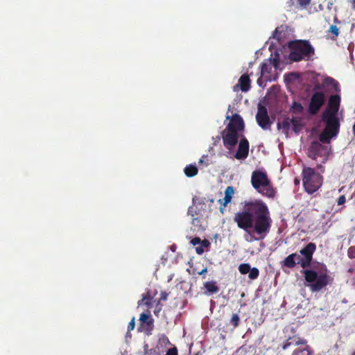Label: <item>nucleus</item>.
I'll list each match as a JSON object with an SVG mask.
<instances>
[{"instance_id": "nucleus-33", "label": "nucleus", "mask_w": 355, "mask_h": 355, "mask_svg": "<svg viewBox=\"0 0 355 355\" xmlns=\"http://www.w3.org/2000/svg\"><path fill=\"white\" fill-rule=\"evenodd\" d=\"M348 255L350 258L355 257V248L350 247L348 250Z\"/></svg>"}, {"instance_id": "nucleus-45", "label": "nucleus", "mask_w": 355, "mask_h": 355, "mask_svg": "<svg viewBox=\"0 0 355 355\" xmlns=\"http://www.w3.org/2000/svg\"><path fill=\"white\" fill-rule=\"evenodd\" d=\"M207 269L205 268L204 269H202L200 272H198V274L202 275H204L207 272Z\"/></svg>"}, {"instance_id": "nucleus-13", "label": "nucleus", "mask_w": 355, "mask_h": 355, "mask_svg": "<svg viewBox=\"0 0 355 355\" xmlns=\"http://www.w3.org/2000/svg\"><path fill=\"white\" fill-rule=\"evenodd\" d=\"M316 249V246L313 243H308L304 248L300 251V254L303 259L302 264L309 267L312 260V256Z\"/></svg>"}, {"instance_id": "nucleus-11", "label": "nucleus", "mask_w": 355, "mask_h": 355, "mask_svg": "<svg viewBox=\"0 0 355 355\" xmlns=\"http://www.w3.org/2000/svg\"><path fill=\"white\" fill-rule=\"evenodd\" d=\"M279 64V60L277 58H270L269 60L265 61L261 65V75L262 77H264V80L266 81H272V79L269 76L272 67L274 68H277Z\"/></svg>"}, {"instance_id": "nucleus-42", "label": "nucleus", "mask_w": 355, "mask_h": 355, "mask_svg": "<svg viewBox=\"0 0 355 355\" xmlns=\"http://www.w3.org/2000/svg\"><path fill=\"white\" fill-rule=\"evenodd\" d=\"M148 300L149 299H148V297L147 295L144 296L142 300L138 302V304L140 305L141 302H145L146 304L149 305Z\"/></svg>"}, {"instance_id": "nucleus-21", "label": "nucleus", "mask_w": 355, "mask_h": 355, "mask_svg": "<svg viewBox=\"0 0 355 355\" xmlns=\"http://www.w3.org/2000/svg\"><path fill=\"white\" fill-rule=\"evenodd\" d=\"M289 58L291 60L295 62H298L302 60V59L306 58L304 55L302 54L297 50L293 49V50L290 53Z\"/></svg>"}, {"instance_id": "nucleus-2", "label": "nucleus", "mask_w": 355, "mask_h": 355, "mask_svg": "<svg viewBox=\"0 0 355 355\" xmlns=\"http://www.w3.org/2000/svg\"><path fill=\"white\" fill-rule=\"evenodd\" d=\"M340 104V96L339 95H331L329 97L327 107L322 116V121L325 123V128L319 137L322 143H329L331 139L336 137L339 132L340 122L338 112Z\"/></svg>"}, {"instance_id": "nucleus-43", "label": "nucleus", "mask_w": 355, "mask_h": 355, "mask_svg": "<svg viewBox=\"0 0 355 355\" xmlns=\"http://www.w3.org/2000/svg\"><path fill=\"white\" fill-rule=\"evenodd\" d=\"M264 81H266V80H264V77H262V76H261V77L257 80V83H258V85H259V86H261V87H263V86H265V84H263V82H264Z\"/></svg>"}, {"instance_id": "nucleus-30", "label": "nucleus", "mask_w": 355, "mask_h": 355, "mask_svg": "<svg viewBox=\"0 0 355 355\" xmlns=\"http://www.w3.org/2000/svg\"><path fill=\"white\" fill-rule=\"evenodd\" d=\"M329 32L332 33L335 37H337L339 34V30L336 25H331L329 27Z\"/></svg>"}, {"instance_id": "nucleus-40", "label": "nucleus", "mask_w": 355, "mask_h": 355, "mask_svg": "<svg viewBox=\"0 0 355 355\" xmlns=\"http://www.w3.org/2000/svg\"><path fill=\"white\" fill-rule=\"evenodd\" d=\"M168 295L166 292H165V291L162 292L160 294V300H163V301L166 300Z\"/></svg>"}, {"instance_id": "nucleus-31", "label": "nucleus", "mask_w": 355, "mask_h": 355, "mask_svg": "<svg viewBox=\"0 0 355 355\" xmlns=\"http://www.w3.org/2000/svg\"><path fill=\"white\" fill-rule=\"evenodd\" d=\"M149 319H150V315L146 313H143L140 315L139 320L142 323L147 322L148 324H149L150 323V322L148 321Z\"/></svg>"}, {"instance_id": "nucleus-38", "label": "nucleus", "mask_w": 355, "mask_h": 355, "mask_svg": "<svg viewBox=\"0 0 355 355\" xmlns=\"http://www.w3.org/2000/svg\"><path fill=\"white\" fill-rule=\"evenodd\" d=\"M134 328H135V318H133L131 320V321L129 322L128 329V331H131V330H133Z\"/></svg>"}, {"instance_id": "nucleus-19", "label": "nucleus", "mask_w": 355, "mask_h": 355, "mask_svg": "<svg viewBox=\"0 0 355 355\" xmlns=\"http://www.w3.org/2000/svg\"><path fill=\"white\" fill-rule=\"evenodd\" d=\"M198 168L196 164H190L184 168V172L187 177H193L198 173Z\"/></svg>"}, {"instance_id": "nucleus-48", "label": "nucleus", "mask_w": 355, "mask_h": 355, "mask_svg": "<svg viewBox=\"0 0 355 355\" xmlns=\"http://www.w3.org/2000/svg\"><path fill=\"white\" fill-rule=\"evenodd\" d=\"M300 181L297 180V179H295V183L297 184H299Z\"/></svg>"}, {"instance_id": "nucleus-36", "label": "nucleus", "mask_w": 355, "mask_h": 355, "mask_svg": "<svg viewBox=\"0 0 355 355\" xmlns=\"http://www.w3.org/2000/svg\"><path fill=\"white\" fill-rule=\"evenodd\" d=\"M310 1L311 0H298V3L302 6V7H305L307 5L309 4L310 3Z\"/></svg>"}, {"instance_id": "nucleus-37", "label": "nucleus", "mask_w": 355, "mask_h": 355, "mask_svg": "<svg viewBox=\"0 0 355 355\" xmlns=\"http://www.w3.org/2000/svg\"><path fill=\"white\" fill-rule=\"evenodd\" d=\"M345 202V196H340L337 201L338 205H343Z\"/></svg>"}, {"instance_id": "nucleus-25", "label": "nucleus", "mask_w": 355, "mask_h": 355, "mask_svg": "<svg viewBox=\"0 0 355 355\" xmlns=\"http://www.w3.org/2000/svg\"><path fill=\"white\" fill-rule=\"evenodd\" d=\"M303 110H304V108L302 106V105L300 103H297V102H294L293 105H292V107H291V110L295 114L302 113Z\"/></svg>"}, {"instance_id": "nucleus-41", "label": "nucleus", "mask_w": 355, "mask_h": 355, "mask_svg": "<svg viewBox=\"0 0 355 355\" xmlns=\"http://www.w3.org/2000/svg\"><path fill=\"white\" fill-rule=\"evenodd\" d=\"M196 251L198 254H201L204 252V248L202 245L196 248Z\"/></svg>"}, {"instance_id": "nucleus-18", "label": "nucleus", "mask_w": 355, "mask_h": 355, "mask_svg": "<svg viewBox=\"0 0 355 355\" xmlns=\"http://www.w3.org/2000/svg\"><path fill=\"white\" fill-rule=\"evenodd\" d=\"M204 288L205 289V294L207 295H211L219 291V288L214 281L206 282L204 284Z\"/></svg>"}, {"instance_id": "nucleus-8", "label": "nucleus", "mask_w": 355, "mask_h": 355, "mask_svg": "<svg viewBox=\"0 0 355 355\" xmlns=\"http://www.w3.org/2000/svg\"><path fill=\"white\" fill-rule=\"evenodd\" d=\"M256 119L259 125L263 130H269L270 128V121L266 107L258 105V112L256 115Z\"/></svg>"}, {"instance_id": "nucleus-29", "label": "nucleus", "mask_w": 355, "mask_h": 355, "mask_svg": "<svg viewBox=\"0 0 355 355\" xmlns=\"http://www.w3.org/2000/svg\"><path fill=\"white\" fill-rule=\"evenodd\" d=\"M200 164H203L205 166H207L209 165L210 162L208 159L207 155H203L199 160Z\"/></svg>"}, {"instance_id": "nucleus-12", "label": "nucleus", "mask_w": 355, "mask_h": 355, "mask_svg": "<svg viewBox=\"0 0 355 355\" xmlns=\"http://www.w3.org/2000/svg\"><path fill=\"white\" fill-rule=\"evenodd\" d=\"M239 132L227 128V132L223 136L224 146L232 149L238 142Z\"/></svg>"}, {"instance_id": "nucleus-22", "label": "nucleus", "mask_w": 355, "mask_h": 355, "mask_svg": "<svg viewBox=\"0 0 355 355\" xmlns=\"http://www.w3.org/2000/svg\"><path fill=\"white\" fill-rule=\"evenodd\" d=\"M293 355H311V352L306 345L296 349Z\"/></svg>"}, {"instance_id": "nucleus-39", "label": "nucleus", "mask_w": 355, "mask_h": 355, "mask_svg": "<svg viewBox=\"0 0 355 355\" xmlns=\"http://www.w3.org/2000/svg\"><path fill=\"white\" fill-rule=\"evenodd\" d=\"M188 214L192 217V218L195 217V215L198 216V214H196V212L194 211L193 207H189L188 210Z\"/></svg>"}, {"instance_id": "nucleus-15", "label": "nucleus", "mask_w": 355, "mask_h": 355, "mask_svg": "<svg viewBox=\"0 0 355 355\" xmlns=\"http://www.w3.org/2000/svg\"><path fill=\"white\" fill-rule=\"evenodd\" d=\"M227 128L238 132H242L244 129V122L243 119L237 114H234Z\"/></svg>"}, {"instance_id": "nucleus-34", "label": "nucleus", "mask_w": 355, "mask_h": 355, "mask_svg": "<svg viewBox=\"0 0 355 355\" xmlns=\"http://www.w3.org/2000/svg\"><path fill=\"white\" fill-rule=\"evenodd\" d=\"M166 355H178V350L176 348H171L167 351Z\"/></svg>"}, {"instance_id": "nucleus-3", "label": "nucleus", "mask_w": 355, "mask_h": 355, "mask_svg": "<svg viewBox=\"0 0 355 355\" xmlns=\"http://www.w3.org/2000/svg\"><path fill=\"white\" fill-rule=\"evenodd\" d=\"M251 183L254 189L261 195L268 198L275 196V191L264 170L254 171L252 173Z\"/></svg>"}, {"instance_id": "nucleus-10", "label": "nucleus", "mask_w": 355, "mask_h": 355, "mask_svg": "<svg viewBox=\"0 0 355 355\" xmlns=\"http://www.w3.org/2000/svg\"><path fill=\"white\" fill-rule=\"evenodd\" d=\"M293 49L302 53L307 59L314 54V49L306 40L297 41L293 44Z\"/></svg>"}, {"instance_id": "nucleus-20", "label": "nucleus", "mask_w": 355, "mask_h": 355, "mask_svg": "<svg viewBox=\"0 0 355 355\" xmlns=\"http://www.w3.org/2000/svg\"><path fill=\"white\" fill-rule=\"evenodd\" d=\"M296 257V253H293L285 258L283 265L287 268H293L295 266L294 258Z\"/></svg>"}, {"instance_id": "nucleus-47", "label": "nucleus", "mask_w": 355, "mask_h": 355, "mask_svg": "<svg viewBox=\"0 0 355 355\" xmlns=\"http://www.w3.org/2000/svg\"><path fill=\"white\" fill-rule=\"evenodd\" d=\"M352 8L355 10V0H352Z\"/></svg>"}, {"instance_id": "nucleus-27", "label": "nucleus", "mask_w": 355, "mask_h": 355, "mask_svg": "<svg viewBox=\"0 0 355 355\" xmlns=\"http://www.w3.org/2000/svg\"><path fill=\"white\" fill-rule=\"evenodd\" d=\"M294 261L295 262V265L300 264L301 266V267L303 268H307L306 266H304L302 264L303 259H302V256L300 254L296 253V257L294 258Z\"/></svg>"}, {"instance_id": "nucleus-46", "label": "nucleus", "mask_w": 355, "mask_h": 355, "mask_svg": "<svg viewBox=\"0 0 355 355\" xmlns=\"http://www.w3.org/2000/svg\"><path fill=\"white\" fill-rule=\"evenodd\" d=\"M201 243V245L203 246V248L205 247H207V241H203Z\"/></svg>"}, {"instance_id": "nucleus-1", "label": "nucleus", "mask_w": 355, "mask_h": 355, "mask_svg": "<svg viewBox=\"0 0 355 355\" xmlns=\"http://www.w3.org/2000/svg\"><path fill=\"white\" fill-rule=\"evenodd\" d=\"M234 221L245 231L244 239L249 243L263 239L272 225L268 207L260 200L245 202L243 209L235 214Z\"/></svg>"}, {"instance_id": "nucleus-24", "label": "nucleus", "mask_w": 355, "mask_h": 355, "mask_svg": "<svg viewBox=\"0 0 355 355\" xmlns=\"http://www.w3.org/2000/svg\"><path fill=\"white\" fill-rule=\"evenodd\" d=\"M250 265L249 263H241L239 266V271L242 275H246L250 270Z\"/></svg>"}, {"instance_id": "nucleus-7", "label": "nucleus", "mask_w": 355, "mask_h": 355, "mask_svg": "<svg viewBox=\"0 0 355 355\" xmlns=\"http://www.w3.org/2000/svg\"><path fill=\"white\" fill-rule=\"evenodd\" d=\"M325 97L322 92H315L311 98L309 111L312 114H315L324 103Z\"/></svg>"}, {"instance_id": "nucleus-51", "label": "nucleus", "mask_w": 355, "mask_h": 355, "mask_svg": "<svg viewBox=\"0 0 355 355\" xmlns=\"http://www.w3.org/2000/svg\"><path fill=\"white\" fill-rule=\"evenodd\" d=\"M220 211L223 212V207H220Z\"/></svg>"}, {"instance_id": "nucleus-23", "label": "nucleus", "mask_w": 355, "mask_h": 355, "mask_svg": "<svg viewBox=\"0 0 355 355\" xmlns=\"http://www.w3.org/2000/svg\"><path fill=\"white\" fill-rule=\"evenodd\" d=\"M301 343H304V342L299 338L290 339L283 345V349H286L290 345H298Z\"/></svg>"}, {"instance_id": "nucleus-32", "label": "nucleus", "mask_w": 355, "mask_h": 355, "mask_svg": "<svg viewBox=\"0 0 355 355\" xmlns=\"http://www.w3.org/2000/svg\"><path fill=\"white\" fill-rule=\"evenodd\" d=\"M191 223L193 226H195L196 227H198V230H199V227H200V219H199L198 216L193 218Z\"/></svg>"}, {"instance_id": "nucleus-16", "label": "nucleus", "mask_w": 355, "mask_h": 355, "mask_svg": "<svg viewBox=\"0 0 355 355\" xmlns=\"http://www.w3.org/2000/svg\"><path fill=\"white\" fill-rule=\"evenodd\" d=\"M240 87L242 92H246L250 87V80L246 74H243L239 80V83L234 87V90L237 91V88Z\"/></svg>"}, {"instance_id": "nucleus-6", "label": "nucleus", "mask_w": 355, "mask_h": 355, "mask_svg": "<svg viewBox=\"0 0 355 355\" xmlns=\"http://www.w3.org/2000/svg\"><path fill=\"white\" fill-rule=\"evenodd\" d=\"M277 128L286 135H288L291 131L297 133L302 128V118L298 116L285 118L282 121L277 123Z\"/></svg>"}, {"instance_id": "nucleus-9", "label": "nucleus", "mask_w": 355, "mask_h": 355, "mask_svg": "<svg viewBox=\"0 0 355 355\" xmlns=\"http://www.w3.org/2000/svg\"><path fill=\"white\" fill-rule=\"evenodd\" d=\"M329 150L327 146H324L318 142H313L309 149V157L315 159L318 156L323 154L322 162L324 163L327 159Z\"/></svg>"}, {"instance_id": "nucleus-28", "label": "nucleus", "mask_w": 355, "mask_h": 355, "mask_svg": "<svg viewBox=\"0 0 355 355\" xmlns=\"http://www.w3.org/2000/svg\"><path fill=\"white\" fill-rule=\"evenodd\" d=\"M240 318L237 314H234L231 318L230 322L234 327H237L239 325Z\"/></svg>"}, {"instance_id": "nucleus-17", "label": "nucleus", "mask_w": 355, "mask_h": 355, "mask_svg": "<svg viewBox=\"0 0 355 355\" xmlns=\"http://www.w3.org/2000/svg\"><path fill=\"white\" fill-rule=\"evenodd\" d=\"M234 193V188L231 186L227 187L225 191L224 198L218 200L220 205L223 207H226L231 202Z\"/></svg>"}, {"instance_id": "nucleus-35", "label": "nucleus", "mask_w": 355, "mask_h": 355, "mask_svg": "<svg viewBox=\"0 0 355 355\" xmlns=\"http://www.w3.org/2000/svg\"><path fill=\"white\" fill-rule=\"evenodd\" d=\"M201 243V240L199 237H195L191 241V243L193 245H196L198 244H200Z\"/></svg>"}, {"instance_id": "nucleus-49", "label": "nucleus", "mask_w": 355, "mask_h": 355, "mask_svg": "<svg viewBox=\"0 0 355 355\" xmlns=\"http://www.w3.org/2000/svg\"><path fill=\"white\" fill-rule=\"evenodd\" d=\"M127 337H130V335L129 334V333H127V334H126V338H127Z\"/></svg>"}, {"instance_id": "nucleus-52", "label": "nucleus", "mask_w": 355, "mask_h": 355, "mask_svg": "<svg viewBox=\"0 0 355 355\" xmlns=\"http://www.w3.org/2000/svg\"><path fill=\"white\" fill-rule=\"evenodd\" d=\"M352 355H355V351L353 352V354Z\"/></svg>"}, {"instance_id": "nucleus-4", "label": "nucleus", "mask_w": 355, "mask_h": 355, "mask_svg": "<svg viewBox=\"0 0 355 355\" xmlns=\"http://www.w3.org/2000/svg\"><path fill=\"white\" fill-rule=\"evenodd\" d=\"M306 286L312 292H318L325 287L328 283L329 277L326 272H317L313 270H306L304 271Z\"/></svg>"}, {"instance_id": "nucleus-26", "label": "nucleus", "mask_w": 355, "mask_h": 355, "mask_svg": "<svg viewBox=\"0 0 355 355\" xmlns=\"http://www.w3.org/2000/svg\"><path fill=\"white\" fill-rule=\"evenodd\" d=\"M248 273H249V275H248L249 279L254 280V279H256L259 277V270L257 268H250V270L249 271Z\"/></svg>"}, {"instance_id": "nucleus-5", "label": "nucleus", "mask_w": 355, "mask_h": 355, "mask_svg": "<svg viewBox=\"0 0 355 355\" xmlns=\"http://www.w3.org/2000/svg\"><path fill=\"white\" fill-rule=\"evenodd\" d=\"M303 185L305 191L312 194L319 189L322 184V177L313 168L306 167L303 169Z\"/></svg>"}, {"instance_id": "nucleus-50", "label": "nucleus", "mask_w": 355, "mask_h": 355, "mask_svg": "<svg viewBox=\"0 0 355 355\" xmlns=\"http://www.w3.org/2000/svg\"><path fill=\"white\" fill-rule=\"evenodd\" d=\"M226 119H230V116L229 115H227V116H226Z\"/></svg>"}, {"instance_id": "nucleus-14", "label": "nucleus", "mask_w": 355, "mask_h": 355, "mask_svg": "<svg viewBox=\"0 0 355 355\" xmlns=\"http://www.w3.org/2000/svg\"><path fill=\"white\" fill-rule=\"evenodd\" d=\"M249 153V143L245 138L240 141L238 150L235 154V157L237 159H245Z\"/></svg>"}, {"instance_id": "nucleus-44", "label": "nucleus", "mask_w": 355, "mask_h": 355, "mask_svg": "<svg viewBox=\"0 0 355 355\" xmlns=\"http://www.w3.org/2000/svg\"><path fill=\"white\" fill-rule=\"evenodd\" d=\"M318 169L320 171V172L323 173L324 171V167L321 164H318L317 166Z\"/></svg>"}]
</instances>
